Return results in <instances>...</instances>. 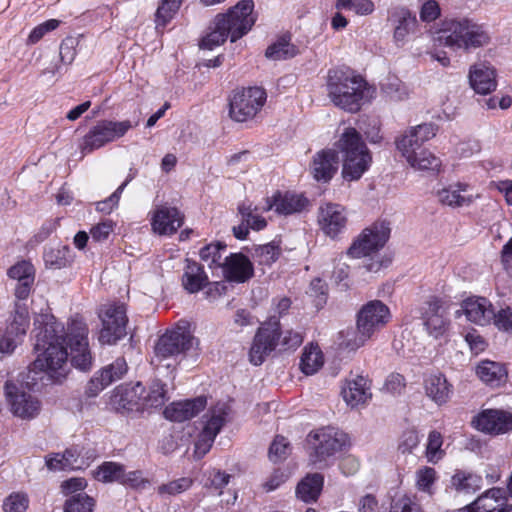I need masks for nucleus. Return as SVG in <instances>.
<instances>
[{"mask_svg": "<svg viewBox=\"0 0 512 512\" xmlns=\"http://www.w3.org/2000/svg\"><path fill=\"white\" fill-rule=\"evenodd\" d=\"M389 20L394 26L393 39L398 46L403 45L408 36L416 31L417 19L405 7L393 8Z\"/></svg>", "mask_w": 512, "mask_h": 512, "instance_id": "28", "label": "nucleus"}, {"mask_svg": "<svg viewBox=\"0 0 512 512\" xmlns=\"http://www.w3.org/2000/svg\"><path fill=\"white\" fill-rule=\"evenodd\" d=\"M77 40L74 37H66L61 45L59 56L64 64H71L76 56Z\"/></svg>", "mask_w": 512, "mask_h": 512, "instance_id": "59", "label": "nucleus"}, {"mask_svg": "<svg viewBox=\"0 0 512 512\" xmlns=\"http://www.w3.org/2000/svg\"><path fill=\"white\" fill-rule=\"evenodd\" d=\"M338 10H350L357 15L366 16L374 11V3L371 0H337L335 4Z\"/></svg>", "mask_w": 512, "mask_h": 512, "instance_id": "46", "label": "nucleus"}, {"mask_svg": "<svg viewBox=\"0 0 512 512\" xmlns=\"http://www.w3.org/2000/svg\"><path fill=\"white\" fill-rule=\"evenodd\" d=\"M472 426L488 434H504L512 429V414L497 409H486L475 416Z\"/></svg>", "mask_w": 512, "mask_h": 512, "instance_id": "19", "label": "nucleus"}, {"mask_svg": "<svg viewBox=\"0 0 512 512\" xmlns=\"http://www.w3.org/2000/svg\"><path fill=\"white\" fill-rule=\"evenodd\" d=\"M438 200L447 206L461 207L469 205L474 200V195L468 192V185L457 184L438 191Z\"/></svg>", "mask_w": 512, "mask_h": 512, "instance_id": "30", "label": "nucleus"}, {"mask_svg": "<svg viewBox=\"0 0 512 512\" xmlns=\"http://www.w3.org/2000/svg\"><path fill=\"white\" fill-rule=\"evenodd\" d=\"M438 34V40L442 45L454 51L462 50L467 53L482 48L491 41V36L484 25L467 18L446 21Z\"/></svg>", "mask_w": 512, "mask_h": 512, "instance_id": "4", "label": "nucleus"}, {"mask_svg": "<svg viewBox=\"0 0 512 512\" xmlns=\"http://www.w3.org/2000/svg\"><path fill=\"white\" fill-rule=\"evenodd\" d=\"M382 90L391 100L401 101L408 97L407 87L398 78H389L382 84Z\"/></svg>", "mask_w": 512, "mask_h": 512, "instance_id": "49", "label": "nucleus"}, {"mask_svg": "<svg viewBox=\"0 0 512 512\" xmlns=\"http://www.w3.org/2000/svg\"><path fill=\"white\" fill-rule=\"evenodd\" d=\"M132 127L133 125L130 120L99 121L83 136L79 144V149L82 154H89L123 137Z\"/></svg>", "mask_w": 512, "mask_h": 512, "instance_id": "9", "label": "nucleus"}, {"mask_svg": "<svg viewBox=\"0 0 512 512\" xmlns=\"http://www.w3.org/2000/svg\"><path fill=\"white\" fill-rule=\"evenodd\" d=\"M182 2L178 0H161L156 11L157 26H165L178 12Z\"/></svg>", "mask_w": 512, "mask_h": 512, "instance_id": "45", "label": "nucleus"}, {"mask_svg": "<svg viewBox=\"0 0 512 512\" xmlns=\"http://www.w3.org/2000/svg\"><path fill=\"white\" fill-rule=\"evenodd\" d=\"M222 272L228 281L244 283L253 276L254 269L247 256L242 253H231L224 257Z\"/></svg>", "mask_w": 512, "mask_h": 512, "instance_id": "23", "label": "nucleus"}, {"mask_svg": "<svg viewBox=\"0 0 512 512\" xmlns=\"http://www.w3.org/2000/svg\"><path fill=\"white\" fill-rule=\"evenodd\" d=\"M469 80L475 92L484 95L494 91L497 85L494 69L484 63L471 67Z\"/></svg>", "mask_w": 512, "mask_h": 512, "instance_id": "29", "label": "nucleus"}, {"mask_svg": "<svg viewBox=\"0 0 512 512\" xmlns=\"http://www.w3.org/2000/svg\"><path fill=\"white\" fill-rule=\"evenodd\" d=\"M4 389L10 411L14 416L22 420H32L40 414L42 405L35 395L20 389L12 381H7Z\"/></svg>", "mask_w": 512, "mask_h": 512, "instance_id": "14", "label": "nucleus"}, {"mask_svg": "<svg viewBox=\"0 0 512 512\" xmlns=\"http://www.w3.org/2000/svg\"><path fill=\"white\" fill-rule=\"evenodd\" d=\"M345 208L337 203H323L318 208L317 222L320 230L331 239L337 238L346 228Z\"/></svg>", "mask_w": 512, "mask_h": 512, "instance_id": "15", "label": "nucleus"}, {"mask_svg": "<svg viewBox=\"0 0 512 512\" xmlns=\"http://www.w3.org/2000/svg\"><path fill=\"white\" fill-rule=\"evenodd\" d=\"M231 475L219 470H213L205 483V487L213 490L218 495L222 494L223 488L229 483Z\"/></svg>", "mask_w": 512, "mask_h": 512, "instance_id": "56", "label": "nucleus"}, {"mask_svg": "<svg viewBox=\"0 0 512 512\" xmlns=\"http://www.w3.org/2000/svg\"><path fill=\"white\" fill-rule=\"evenodd\" d=\"M364 258H366V261L364 262L363 268L369 273H377L390 263V259L380 256L378 253L365 256Z\"/></svg>", "mask_w": 512, "mask_h": 512, "instance_id": "62", "label": "nucleus"}, {"mask_svg": "<svg viewBox=\"0 0 512 512\" xmlns=\"http://www.w3.org/2000/svg\"><path fill=\"white\" fill-rule=\"evenodd\" d=\"M60 21L57 19L47 20L36 26L29 34L27 44L34 45L39 42L48 32L58 28Z\"/></svg>", "mask_w": 512, "mask_h": 512, "instance_id": "55", "label": "nucleus"}, {"mask_svg": "<svg viewBox=\"0 0 512 512\" xmlns=\"http://www.w3.org/2000/svg\"><path fill=\"white\" fill-rule=\"evenodd\" d=\"M28 506V500L24 495H10L4 502V512H25Z\"/></svg>", "mask_w": 512, "mask_h": 512, "instance_id": "61", "label": "nucleus"}, {"mask_svg": "<svg viewBox=\"0 0 512 512\" xmlns=\"http://www.w3.org/2000/svg\"><path fill=\"white\" fill-rule=\"evenodd\" d=\"M8 276L18 282L34 281L35 269L29 261L22 260L8 270Z\"/></svg>", "mask_w": 512, "mask_h": 512, "instance_id": "51", "label": "nucleus"}, {"mask_svg": "<svg viewBox=\"0 0 512 512\" xmlns=\"http://www.w3.org/2000/svg\"><path fill=\"white\" fill-rule=\"evenodd\" d=\"M458 512H512V505L508 503L504 490L492 488Z\"/></svg>", "mask_w": 512, "mask_h": 512, "instance_id": "21", "label": "nucleus"}, {"mask_svg": "<svg viewBox=\"0 0 512 512\" xmlns=\"http://www.w3.org/2000/svg\"><path fill=\"white\" fill-rule=\"evenodd\" d=\"M95 501L84 493H78L68 498L64 505V512H92Z\"/></svg>", "mask_w": 512, "mask_h": 512, "instance_id": "44", "label": "nucleus"}, {"mask_svg": "<svg viewBox=\"0 0 512 512\" xmlns=\"http://www.w3.org/2000/svg\"><path fill=\"white\" fill-rule=\"evenodd\" d=\"M253 10V0H241L225 13L217 14L212 22L211 31L202 39L200 47L212 50L222 45L228 37L231 42L242 38L255 24Z\"/></svg>", "mask_w": 512, "mask_h": 512, "instance_id": "2", "label": "nucleus"}, {"mask_svg": "<svg viewBox=\"0 0 512 512\" xmlns=\"http://www.w3.org/2000/svg\"><path fill=\"white\" fill-rule=\"evenodd\" d=\"M443 444L442 436L439 432L432 431L428 436V443L426 446V457L431 463H437L444 456V451L441 449Z\"/></svg>", "mask_w": 512, "mask_h": 512, "instance_id": "52", "label": "nucleus"}, {"mask_svg": "<svg viewBox=\"0 0 512 512\" xmlns=\"http://www.w3.org/2000/svg\"><path fill=\"white\" fill-rule=\"evenodd\" d=\"M346 444V435L335 428L325 427L313 431L307 436L309 461L323 467L326 461L342 450Z\"/></svg>", "mask_w": 512, "mask_h": 512, "instance_id": "8", "label": "nucleus"}, {"mask_svg": "<svg viewBox=\"0 0 512 512\" xmlns=\"http://www.w3.org/2000/svg\"><path fill=\"white\" fill-rule=\"evenodd\" d=\"M422 318L427 332L434 338H438L449 327L448 305L438 297H431L425 303Z\"/></svg>", "mask_w": 512, "mask_h": 512, "instance_id": "17", "label": "nucleus"}, {"mask_svg": "<svg viewBox=\"0 0 512 512\" xmlns=\"http://www.w3.org/2000/svg\"><path fill=\"white\" fill-rule=\"evenodd\" d=\"M167 400L166 384L159 379H155L147 388L144 387V392L140 396L141 412L161 407Z\"/></svg>", "mask_w": 512, "mask_h": 512, "instance_id": "31", "label": "nucleus"}, {"mask_svg": "<svg viewBox=\"0 0 512 512\" xmlns=\"http://www.w3.org/2000/svg\"><path fill=\"white\" fill-rule=\"evenodd\" d=\"M462 310L468 321L479 325H489L495 317L491 302L484 297H470L463 301Z\"/></svg>", "mask_w": 512, "mask_h": 512, "instance_id": "26", "label": "nucleus"}, {"mask_svg": "<svg viewBox=\"0 0 512 512\" xmlns=\"http://www.w3.org/2000/svg\"><path fill=\"white\" fill-rule=\"evenodd\" d=\"M290 451L289 442L282 436H277L272 442L269 449V458L273 462L283 460Z\"/></svg>", "mask_w": 512, "mask_h": 512, "instance_id": "57", "label": "nucleus"}, {"mask_svg": "<svg viewBox=\"0 0 512 512\" xmlns=\"http://www.w3.org/2000/svg\"><path fill=\"white\" fill-rule=\"evenodd\" d=\"M102 329L99 341L102 344H115L126 336L128 317L124 304H110L105 307L101 315Z\"/></svg>", "mask_w": 512, "mask_h": 512, "instance_id": "13", "label": "nucleus"}, {"mask_svg": "<svg viewBox=\"0 0 512 512\" xmlns=\"http://www.w3.org/2000/svg\"><path fill=\"white\" fill-rule=\"evenodd\" d=\"M395 145L399 153L405 160H411L412 157L419 152L422 144L415 137L411 130H406L403 134L398 136L395 140Z\"/></svg>", "mask_w": 512, "mask_h": 512, "instance_id": "40", "label": "nucleus"}, {"mask_svg": "<svg viewBox=\"0 0 512 512\" xmlns=\"http://www.w3.org/2000/svg\"><path fill=\"white\" fill-rule=\"evenodd\" d=\"M328 96L332 103L348 112L360 110L367 90L365 79L348 68L328 71L326 81Z\"/></svg>", "mask_w": 512, "mask_h": 512, "instance_id": "3", "label": "nucleus"}, {"mask_svg": "<svg viewBox=\"0 0 512 512\" xmlns=\"http://www.w3.org/2000/svg\"><path fill=\"white\" fill-rule=\"evenodd\" d=\"M279 320L272 316L257 331L249 351L250 362L254 365H261L279 344L280 338Z\"/></svg>", "mask_w": 512, "mask_h": 512, "instance_id": "12", "label": "nucleus"}, {"mask_svg": "<svg viewBox=\"0 0 512 512\" xmlns=\"http://www.w3.org/2000/svg\"><path fill=\"white\" fill-rule=\"evenodd\" d=\"M43 259L47 268L62 269L71 264L73 257L68 246H49L43 253Z\"/></svg>", "mask_w": 512, "mask_h": 512, "instance_id": "37", "label": "nucleus"}, {"mask_svg": "<svg viewBox=\"0 0 512 512\" xmlns=\"http://www.w3.org/2000/svg\"><path fill=\"white\" fill-rule=\"evenodd\" d=\"M266 92L259 87H249L235 91L229 102V115L237 122H245L253 118L263 107Z\"/></svg>", "mask_w": 512, "mask_h": 512, "instance_id": "11", "label": "nucleus"}, {"mask_svg": "<svg viewBox=\"0 0 512 512\" xmlns=\"http://www.w3.org/2000/svg\"><path fill=\"white\" fill-rule=\"evenodd\" d=\"M309 206V200L302 194L294 192L276 191L271 197L266 198V205L263 211L274 210L277 214L288 216L301 213Z\"/></svg>", "mask_w": 512, "mask_h": 512, "instance_id": "18", "label": "nucleus"}, {"mask_svg": "<svg viewBox=\"0 0 512 512\" xmlns=\"http://www.w3.org/2000/svg\"><path fill=\"white\" fill-rule=\"evenodd\" d=\"M390 318V310L382 301H369L357 313L356 334L344 342L345 347L355 351L364 346L387 325Z\"/></svg>", "mask_w": 512, "mask_h": 512, "instance_id": "6", "label": "nucleus"}, {"mask_svg": "<svg viewBox=\"0 0 512 512\" xmlns=\"http://www.w3.org/2000/svg\"><path fill=\"white\" fill-rule=\"evenodd\" d=\"M425 391L435 403L441 405L448 401L451 386L442 374H434L425 380Z\"/></svg>", "mask_w": 512, "mask_h": 512, "instance_id": "34", "label": "nucleus"}, {"mask_svg": "<svg viewBox=\"0 0 512 512\" xmlns=\"http://www.w3.org/2000/svg\"><path fill=\"white\" fill-rule=\"evenodd\" d=\"M338 170V155L335 150L324 149L317 152L312 159L310 171L318 182H329Z\"/></svg>", "mask_w": 512, "mask_h": 512, "instance_id": "25", "label": "nucleus"}, {"mask_svg": "<svg viewBox=\"0 0 512 512\" xmlns=\"http://www.w3.org/2000/svg\"><path fill=\"white\" fill-rule=\"evenodd\" d=\"M227 246L221 242L211 243L200 250V258L205 261L210 268L221 267L224 261L223 254Z\"/></svg>", "mask_w": 512, "mask_h": 512, "instance_id": "41", "label": "nucleus"}, {"mask_svg": "<svg viewBox=\"0 0 512 512\" xmlns=\"http://www.w3.org/2000/svg\"><path fill=\"white\" fill-rule=\"evenodd\" d=\"M390 231V225L387 221L374 222L353 241L347 250V254L352 258H362L378 253L388 241Z\"/></svg>", "mask_w": 512, "mask_h": 512, "instance_id": "10", "label": "nucleus"}, {"mask_svg": "<svg viewBox=\"0 0 512 512\" xmlns=\"http://www.w3.org/2000/svg\"><path fill=\"white\" fill-rule=\"evenodd\" d=\"M481 486V476L472 472L457 470L451 478V487L461 493H475Z\"/></svg>", "mask_w": 512, "mask_h": 512, "instance_id": "38", "label": "nucleus"}, {"mask_svg": "<svg viewBox=\"0 0 512 512\" xmlns=\"http://www.w3.org/2000/svg\"><path fill=\"white\" fill-rule=\"evenodd\" d=\"M144 392L142 383L117 387L111 396V405L121 412H141L140 396Z\"/></svg>", "mask_w": 512, "mask_h": 512, "instance_id": "22", "label": "nucleus"}, {"mask_svg": "<svg viewBox=\"0 0 512 512\" xmlns=\"http://www.w3.org/2000/svg\"><path fill=\"white\" fill-rule=\"evenodd\" d=\"M407 163L416 170H437L441 165L440 159L426 149L416 152Z\"/></svg>", "mask_w": 512, "mask_h": 512, "instance_id": "42", "label": "nucleus"}, {"mask_svg": "<svg viewBox=\"0 0 512 512\" xmlns=\"http://www.w3.org/2000/svg\"><path fill=\"white\" fill-rule=\"evenodd\" d=\"M341 395L351 408L366 405L372 396L369 380L361 375L346 379L341 389Z\"/></svg>", "mask_w": 512, "mask_h": 512, "instance_id": "24", "label": "nucleus"}, {"mask_svg": "<svg viewBox=\"0 0 512 512\" xmlns=\"http://www.w3.org/2000/svg\"><path fill=\"white\" fill-rule=\"evenodd\" d=\"M338 144L343 156L342 177L347 181L360 179L372 163L371 153L361 135L355 128H347Z\"/></svg>", "mask_w": 512, "mask_h": 512, "instance_id": "5", "label": "nucleus"}, {"mask_svg": "<svg viewBox=\"0 0 512 512\" xmlns=\"http://www.w3.org/2000/svg\"><path fill=\"white\" fill-rule=\"evenodd\" d=\"M419 444V435L415 430H407L402 436L398 449L402 453L411 452Z\"/></svg>", "mask_w": 512, "mask_h": 512, "instance_id": "63", "label": "nucleus"}, {"mask_svg": "<svg viewBox=\"0 0 512 512\" xmlns=\"http://www.w3.org/2000/svg\"><path fill=\"white\" fill-rule=\"evenodd\" d=\"M29 322L27 309L17 305L13 319L7 329L9 330V333H14L15 336L21 337L26 334Z\"/></svg>", "mask_w": 512, "mask_h": 512, "instance_id": "47", "label": "nucleus"}, {"mask_svg": "<svg viewBox=\"0 0 512 512\" xmlns=\"http://www.w3.org/2000/svg\"><path fill=\"white\" fill-rule=\"evenodd\" d=\"M493 323L500 331L512 333V307L500 309L495 313Z\"/></svg>", "mask_w": 512, "mask_h": 512, "instance_id": "60", "label": "nucleus"}, {"mask_svg": "<svg viewBox=\"0 0 512 512\" xmlns=\"http://www.w3.org/2000/svg\"><path fill=\"white\" fill-rule=\"evenodd\" d=\"M437 478V473L434 468L423 467L416 472V487L419 491L433 494V484Z\"/></svg>", "mask_w": 512, "mask_h": 512, "instance_id": "48", "label": "nucleus"}, {"mask_svg": "<svg viewBox=\"0 0 512 512\" xmlns=\"http://www.w3.org/2000/svg\"><path fill=\"white\" fill-rule=\"evenodd\" d=\"M410 130L421 144L430 140L436 135L435 125L432 123L420 124L415 127H411Z\"/></svg>", "mask_w": 512, "mask_h": 512, "instance_id": "64", "label": "nucleus"}, {"mask_svg": "<svg viewBox=\"0 0 512 512\" xmlns=\"http://www.w3.org/2000/svg\"><path fill=\"white\" fill-rule=\"evenodd\" d=\"M225 423V412L222 408L210 409L202 418V430L195 443V455L203 457L211 449L212 444Z\"/></svg>", "mask_w": 512, "mask_h": 512, "instance_id": "16", "label": "nucleus"}, {"mask_svg": "<svg viewBox=\"0 0 512 512\" xmlns=\"http://www.w3.org/2000/svg\"><path fill=\"white\" fill-rule=\"evenodd\" d=\"M298 53L299 49L291 43V37L283 35L267 47L265 56L270 60L280 61L291 59Z\"/></svg>", "mask_w": 512, "mask_h": 512, "instance_id": "36", "label": "nucleus"}, {"mask_svg": "<svg viewBox=\"0 0 512 512\" xmlns=\"http://www.w3.org/2000/svg\"><path fill=\"white\" fill-rule=\"evenodd\" d=\"M279 344L284 350L296 349L303 342L301 333L293 330L280 331Z\"/></svg>", "mask_w": 512, "mask_h": 512, "instance_id": "58", "label": "nucleus"}, {"mask_svg": "<svg viewBox=\"0 0 512 512\" xmlns=\"http://www.w3.org/2000/svg\"><path fill=\"white\" fill-rule=\"evenodd\" d=\"M184 216L176 208L160 205L155 208L151 217V228L159 235H171L183 224Z\"/></svg>", "mask_w": 512, "mask_h": 512, "instance_id": "20", "label": "nucleus"}, {"mask_svg": "<svg viewBox=\"0 0 512 512\" xmlns=\"http://www.w3.org/2000/svg\"><path fill=\"white\" fill-rule=\"evenodd\" d=\"M124 466L116 462H104L96 471L94 477L102 482H119L123 478Z\"/></svg>", "mask_w": 512, "mask_h": 512, "instance_id": "43", "label": "nucleus"}, {"mask_svg": "<svg viewBox=\"0 0 512 512\" xmlns=\"http://www.w3.org/2000/svg\"><path fill=\"white\" fill-rule=\"evenodd\" d=\"M35 331L37 356L31 365L32 371L44 372L53 381L61 382L69 372V355L73 366L82 371L90 369L92 357L88 348V328L82 320H71L65 330L52 317Z\"/></svg>", "mask_w": 512, "mask_h": 512, "instance_id": "1", "label": "nucleus"}, {"mask_svg": "<svg viewBox=\"0 0 512 512\" xmlns=\"http://www.w3.org/2000/svg\"><path fill=\"white\" fill-rule=\"evenodd\" d=\"M193 481L191 478L183 477L176 480H173L167 484H162L158 487L157 491L160 495H168V496H175L177 494H180L186 490H188Z\"/></svg>", "mask_w": 512, "mask_h": 512, "instance_id": "54", "label": "nucleus"}, {"mask_svg": "<svg viewBox=\"0 0 512 512\" xmlns=\"http://www.w3.org/2000/svg\"><path fill=\"white\" fill-rule=\"evenodd\" d=\"M128 366L124 358L116 359L112 364L101 370L104 384H111L121 379L127 372Z\"/></svg>", "mask_w": 512, "mask_h": 512, "instance_id": "53", "label": "nucleus"}, {"mask_svg": "<svg viewBox=\"0 0 512 512\" xmlns=\"http://www.w3.org/2000/svg\"><path fill=\"white\" fill-rule=\"evenodd\" d=\"M323 363V354L318 346L311 345L304 349L300 360V368L304 374L313 375Z\"/></svg>", "mask_w": 512, "mask_h": 512, "instance_id": "39", "label": "nucleus"}, {"mask_svg": "<svg viewBox=\"0 0 512 512\" xmlns=\"http://www.w3.org/2000/svg\"><path fill=\"white\" fill-rule=\"evenodd\" d=\"M324 478L319 473L308 474L296 488V495L304 502L316 501L323 487Z\"/></svg>", "mask_w": 512, "mask_h": 512, "instance_id": "35", "label": "nucleus"}, {"mask_svg": "<svg viewBox=\"0 0 512 512\" xmlns=\"http://www.w3.org/2000/svg\"><path fill=\"white\" fill-rule=\"evenodd\" d=\"M281 253V249L275 243L261 245L255 249L254 257L261 265H270L275 262Z\"/></svg>", "mask_w": 512, "mask_h": 512, "instance_id": "50", "label": "nucleus"}, {"mask_svg": "<svg viewBox=\"0 0 512 512\" xmlns=\"http://www.w3.org/2000/svg\"><path fill=\"white\" fill-rule=\"evenodd\" d=\"M476 374L483 382L494 387L504 383L507 376L502 364L489 360L482 361L477 366Z\"/></svg>", "mask_w": 512, "mask_h": 512, "instance_id": "33", "label": "nucleus"}, {"mask_svg": "<svg viewBox=\"0 0 512 512\" xmlns=\"http://www.w3.org/2000/svg\"><path fill=\"white\" fill-rule=\"evenodd\" d=\"M207 400L203 396L194 399L172 402L164 410L166 419L173 422H184L192 419L205 409Z\"/></svg>", "mask_w": 512, "mask_h": 512, "instance_id": "27", "label": "nucleus"}, {"mask_svg": "<svg viewBox=\"0 0 512 512\" xmlns=\"http://www.w3.org/2000/svg\"><path fill=\"white\" fill-rule=\"evenodd\" d=\"M195 344H198V341L193 336L189 324H178L157 340L152 363L159 366L165 360H174L176 356L190 350Z\"/></svg>", "mask_w": 512, "mask_h": 512, "instance_id": "7", "label": "nucleus"}, {"mask_svg": "<svg viewBox=\"0 0 512 512\" xmlns=\"http://www.w3.org/2000/svg\"><path fill=\"white\" fill-rule=\"evenodd\" d=\"M208 277L203 268L196 262L187 260L182 276V285L189 293L200 291L207 283Z\"/></svg>", "mask_w": 512, "mask_h": 512, "instance_id": "32", "label": "nucleus"}]
</instances>
